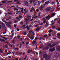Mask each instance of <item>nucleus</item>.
Listing matches in <instances>:
<instances>
[{"instance_id": "f257e3e1", "label": "nucleus", "mask_w": 60, "mask_h": 60, "mask_svg": "<svg viewBox=\"0 0 60 60\" xmlns=\"http://www.w3.org/2000/svg\"><path fill=\"white\" fill-rule=\"evenodd\" d=\"M51 43H49L48 46L45 47L44 48V49H45V50H47L49 48V46L50 48H52V47H53L55 46V45H56V44H53L52 45H51Z\"/></svg>"}, {"instance_id": "f03ea898", "label": "nucleus", "mask_w": 60, "mask_h": 60, "mask_svg": "<svg viewBox=\"0 0 60 60\" xmlns=\"http://www.w3.org/2000/svg\"><path fill=\"white\" fill-rule=\"evenodd\" d=\"M2 28L3 29H4L5 30V32L4 33H3V34H6V31L7 30V29L6 27L5 26V24L4 23H2Z\"/></svg>"}, {"instance_id": "7ed1b4c3", "label": "nucleus", "mask_w": 60, "mask_h": 60, "mask_svg": "<svg viewBox=\"0 0 60 60\" xmlns=\"http://www.w3.org/2000/svg\"><path fill=\"white\" fill-rule=\"evenodd\" d=\"M55 50V47H53L52 49H50L49 51L51 52H52V51H54Z\"/></svg>"}, {"instance_id": "20e7f679", "label": "nucleus", "mask_w": 60, "mask_h": 60, "mask_svg": "<svg viewBox=\"0 0 60 60\" xmlns=\"http://www.w3.org/2000/svg\"><path fill=\"white\" fill-rule=\"evenodd\" d=\"M50 9H51L50 7L46 9L45 11H50Z\"/></svg>"}, {"instance_id": "39448f33", "label": "nucleus", "mask_w": 60, "mask_h": 60, "mask_svg": "<svg viewBox=\"0 0 60 60\" xmlns=\"http://www.w3.org/2000/svg\"><path fill=\"white\" fill-rule=\"evenodd\" d=\"M56 50L57 51H59L60 50V46H57L56 47Z\"/></svg>"}, {"instance_id": "423d86ee", "label": "nucleus", "mask_w": 60, "mask_h": 60, "mask_svg": "<svg viewBox=\"0 0 60 60\" xmlns=\"http://www.w3.org/2000/svg\"><path fill=\"white\" fill-rule=\"evenodd\" d=\"M44 16V17H43V19H47V18H49V15L48 16L46 17H45V15H43V16Z\"/></svg>"}, {"instance_id": "0eeeda50", "label": "nucleus", "mask_w": 60, "mask_h": 60, "mask_svg": "<svg viewBox=\"0 0 60 60\" xmlns=\"http://www.w3.org/2000/svg\"><path fill=\"white\" fill-rule=\"evenodd\" d=\"M47 57V55L46 54H45L43 55V57L44 58H46Z\"/></svg>"}, {"instance_id": "6e6552de", "label": "nucleus", "mask_w": 60, "mask_h": 60, "mask_svg": "<svg viewBox=\"0 0 60 60\" xmlns=\"http://www.w3.org/2000/svg\"><path fill=\"white\" fill-rule=\"evenodd\" d=\"M50 57V55H49V56H48V58H47L46 59V60H49V59Z\"/></svg>"}, {"instance_id": "1a4fd4ad", "label": "nucleus", "mask_w": 60, "mask_h": 60, "mask_svg": "<svg viewBox=\"0 0 60 60\" xmlns=\"http://www.w3.org/2000/svg\"><path fill=\"white\" fill-rule=\"evenodd\" d=\"M43 7H44V6H43V5H42L40 7V8L39 9H42V8H43Z\"/></svg>"}, {"instance_id": "9d476101", "label": "nucleus", "mask_w": 60, "mask_h": 60, "mask_svg": "<svg viewBox=\"0 0 60 60\" xmlns=\"http://www.w3.org/2000/svg\"><path fill=\"white\" fill-rule=\"evenodd\" d=\"M40 29L39 28H38L36 30V31H38L40 30Z\"/></svg>"}, {"instance_id": "9b49d317", "label": "nucleus", "mask_w": 60, "mask_h": 60, "mask_svg": "<svg viewBox=\"0 0 60 60\" xmlns=\"http://www.w3.org/2000/svg\"><path fill=\"white\" fill-rule=\"evenodd\" d=\"M25 4H28V1L27 0L26 1H24V2Z\"/></svg>"}, {"instance_id": "f8f14e48", "label": "nucleus", "mask_w": 60, "mask_h": 60, "mask_svg": "<svg viewBox=\"0 0 60 60\" xmlns=\"http://www.w3.org/2000/svg\"><path fill=\"white\" fill-rule=\"evenodd\" d=\"M57 35H58L59 36H60L58 37V38H59V39H60V33H59L58 34H57Z\"/></svg>"}, {"instance_id": "ddd939ff", "label": "nucleus", "mask_w": 60, "mask_h": 60, "mask_svg": "<svg viewBox=\"0 0 60 60\" xmlns=\"http://www.w3.org/2000/svg\"><path fill=\"white\" fill-rule=\"evenodd\" d=\"M6 25H7V26H10V24H9L8 23H6Z\"/></svg>"}, {"instance_id": "4468645a", "label": "nucleus", "mask_w": 60, "mask_h": 60, "mask_svg": "<svg viewBox=\"0 0 60 60\" xmlns=\"http://www.w3.org/2000/svg\"><path fill=\"white\" fill-rule=\"evenodd\" d=\"M56 57L57 58H58V56H59V55H58V54H57V53H56Z\"/></svg>"}, {"instance_id": "2eb2a0df", "label": "nucleus", "mask_w": 60, "mask_h": 60, "mask_svg": "<svg viewBox=\"0 0 60 60\" xmlns=\"http://www.w3.org/2000/svg\"><path fill=\"white\" fill-rule=\"evenodd\" d=\"M43 39V38H42L41 37L39 39L41 40H41H42V39Z\"/></svg>"}, {"instance_id": "dca6fc26", "label": "nucleus", "mask_w": 60, "mask_h": 60, "mask_svg": "<svg viewBox=\"0 0 60 60\" xmlns=\"http://www.w3.org/2000/svg\"><path fill=\"white\" fill-rule=\"evenodd\" d=\"M1 41L2 42H4L5 41L4 39H2L1 40Z\"/></svg>"}, {"instance_id": "f3484780", "label": "nucleus", "mask_w": 60, "mask_h": 60, "mask_svg": "<svg viewBox=\"0 0 60 60\" xmlns=\"http://www.w3.org/2000/svg\"><path fill=\"white\" fill-rule=\"evenodd\" d=\"M34 39V37H33V36H31V37L30 38V39L31 40H33V39Z\"/></svg>"}, {"instance_id": "a211bd4d", "label": "nucleus", "mask_w": 60, "mask_h": 60, "mask_svg": "<svg viewBox=\"0 0 60 60\" xmlns=\"http://www.w3.org/2000/svg\"><path fill=\"white\" fill-rule=\"evenodd\" d=\"M14 11H18V9H16V8H15L14 9Z\"/></svg>"}, {"instance_id": "6ab92c4d", "label": "nucleus", "mask_w": 60, "mask_h": 60, "mask_svg": "<svg viewBox=\"0 0 60 60\" xmlns=\"http://www.w3.org/2000/svg\"><path fill=\"white\" fill-rule=\"evenodd\" d=\"M25 21H28V20H29V19L27 18V19H25Z\"/></svg>"}, {"instance_id": "aec40b11", "label": "nucleus", "mask_w": 60, "mask_h": 60, "mask_svg": "<svg viewBox=\"0 0 60 60\" xmlns=\"http://www.w3.org/2000/svg\"><path fill=\"white\" fill-rule=\"evenodd\" d=\"M12 42L13 44H15V40H13L12 41Z\"/></svg>"}, {"instance_id": "412c9836", "label": "nucleus", "mask_w": 60, "mask_h": 60, "mask_svg": "<svg viewBox=\"0 0 60 60\" xmlns=\"http://www.w3.org/2000/svg\"><path fill=\"white\" fill-rule=\"evenodd\" d=\"M1 50H2V49H0V52L2 53H3V51Z\"/></svg>"}, {"instance_id": "4be33fe9", "label": "nucleus", "mask_w": 60, "mask_h": 60, "mask_svg": "<svg viewBox=\"0 0 60 60\" xmlns=\"http://www.w3.org/2000/svg\"><path fill=\"white\" fill-rule=\"evenodd\" d=\"M46 20L45 19H44V20L43 21V23H45L46 22Z\"/></svg>"}, {"instance_id": "5701e85b", "label": "nucleus", "mask_w": 60, "mask_h": 60, "mask_svg": "<svg viewBox=\"0 0 60 60\" xmlns=\"http://www.w3.org/2000/svg\"><path fill=\"white\" fill-rule=\"evenodd\" d=\"M49 33H51V32H52V30H50L49 31Z\"/></svg>"}, {"instance_id": "b1692460", "label": "nucleus", "mask_w": 60, "mask_h": 60, "mask_svg": "<svg viewBox=\"0 0 60 60\" xmlns=\"http://www.w3.org/2000/svg\"><path fill=\"white\" fill-rule=\"evenodd\" d=\"M33 44H36V41H34L33 42Z\"/></svg>"}, {"instance_id": "393cba45", "label": "nucleus", "mask_w": 60, "mask_h": 60, "mask_svg": "<svg viewBox=\"0 0 60 60\" xmlns=\"http://www.w3.org/2000/svg\"><path fill=\"white\" fill-rule=\"evenodd\" d=\"M34 0H31L30 1V3H32L33 1H34Z\"/></svg>"}, {"instance_id": "a878e982", "label": "nucleus", "mask_w": 60, "mask_h": 60, "mask_svg": "<svg viewBox=\"0 0 60 60\" xmlns=\"http://www.w3.org/2000/svg\"><path fill=\"white\" fill-rule=\"evenodd\" d=\"M4 46L6 48H8V46H7L6 45H4Z\"/></svg>"}, {"instance_id": "bb28decb", "label": "nucleus", "mask_w": 60, "mask_h": 60, "mask_svg": "<svg viewBox=\"0 0 60 60\" xmlns=\"http://www.w3.org/2000/svg\"><path fill=\"white\" fill-rule=\"evenodd\" d=\"M38 37H36L35 38V40H38Z\"/></svg>"}, {"instance_id": "cd10ccee", "label": "nucleus", "mask_w": 60, "mask_h": 60, "mask_svg": "<svg viewBox=\"0 0 60 60\" xmlns=\"http://www.w3.org/2000/svg\"><path fill=\"white\" fill-rule=\"evenodd\" d=\"M41 53H42V52H41V50L39 52V54L40 55H41Z\"/></svg>"}, {"instance_id": "c85d7f7f", "label": "nucleus", "mask_w": 60, "mask_h": 60, "mask_svg": "<svg viewBox=\"0 0 60 60\" xmlns=\"http://www.w3.org/2000/svg\"><path fill=\"white\" fill-rule=\"evenodd\" d=\"M23 22H20V25H23Z\"/></svg>"}, {"instance_id": "c756f323", "label": "nucleus", "mask_w": 60, "mask_h": 60, "mask_svg": "<svg viewBox=\"0 0 60 60\" xmlns=\"http://www.w3.org/2000/svg\"><path fill=\"white\" fill-rule=\"evenodd\" d=\"M18 21V20H15V21H14V22L15 23H17V22Z\"/></svg>"}, {"instance_id": "7c9ffc66", "label": "nucleus", "mask_w": 60, "mask_h": 60, "mask_svg": "<svg viewBox=\"0 0 60 60\" xmlns=\"http://www.w3.org/2000/svg\"><path fill=\"white\" fill-rule=\"evenodd\" d=\"M17 2L16 3H17V4H18V3H20V1L18 0H17V2Z\"/></svg>"}, {"instance_id": "2f4dec72", "label": "nucleus", "mask_w": 60, "mask_h": 60, "mask_svg": "<svg viewBox=\"0 0 60 60\" xmlns=\"http://www.w3.org/2000/svg\"><path fill=\"white\" fill-rule=\"evenodd\" d=\"M56 15V14H55V13H53L52 14V15L53 16H55Z\"/></svg>"}, {"instance_id": "473e14b6", "label": "nucleus", "mask_w": 60, "mask_h": 60, "mask_svg": "<svg viewBox=\"0 0 60 60\" xmlns=\"http://www.w3.org/2000/svg\"><path fill=\"white\" fill-rule=\"evenodd\" d=\"M19 12L18 11H17L16 12V14H19Z\"/></svg>"}, {"instance_id": "72a5a7b5", "label": "nucleus", "mask_w": 60, "mask_h": 60, "mask_svg": "<svg viewBox=\"0 0 60 60\" xmlns=\"http://www.w3.org/2000/svg\"><path fill=\"white\" fill-rule=\"evenodd\" d=\"M23 34L24 35H26V32H24L23 33Z\"/></svg>"}, {"instance_id": "f704fd0d", "label": "nucleus", "mask_w": 60, "mask_h": 60, "mask_svg": "<svg viewBox=\"0 0 60 60\" xmlns=\"http://www.w3.org/2000/svg\"><path fill=\"white\" fill-rule=\"evenodd\" d=\"M27 57V56H26L25 58L24 59H23L24 60L26 59Z\"/></svg>"}, {"instance_id": "c9c22d12", "label": "nucleus", "mask_w": 60, "mask_h": 60, "mask_svg": "<svg viewBox=\"0 0 60 60\" xmlns=\"http://www.w3.org/2000/svg\"><path fill=\"white\" fill-rule=\"evenodd\" d=\"M8 26L9 28L10 29H11V26L9 25Z\"/></svg>"}, {"instance_id": "e433bc0d", "label": "nucleus", "mask_w": 60, "mask_h": 60, "mask_svg": "<svg viewBox=\"0 0 60 60\" xmlns=\"http://www.w3.org/2000/svg\"><path fill=\"white\" fill-rule=\"evenodd\" d=\"M16 46H17V47H19V45L18 44H16Z\"/></svg>"}, {"instance_id": "4c0bfd02", "label": "nucleus", "mask_w": 60, "mask_h": 60, "mask_svg": "<svg viewBox=\"0 0 60 60\" xmlns=\"http://www.w3.org/2000/svg\"><path fill=\"white\" fill-rule=\"evenodd\" d=\"M19 18H21L22 17V16H21L20 15H19Z\"/></svg>"}, {"instance_id": "58836bf2", "label": "nucleus", "mask_w": 60, "mask_h": 60, "mask_svg": "<svg viewBox=\"0 0 60 60\" xmlns=\"http://www.w3.org/2000/svg\"><path fill=\"white\" fill-rule=\"evenodd\" d=\"M25 26H26V25H24L22 26V27L24 28V27H25Z\"/></svg>"}, {"instance_id": "ea45409f", "label": "nucleus", "mask_w": 60, "mask_h": 60, "mask_svg": "<svg viewBox=\"0 0 60 60\" xmlns=\"http://www.w3.org/2000/svg\"><path fill=\"white\" fill-rule=\"evenodd\" d=\"M52 27L53 28H56V27L55 26H52Z\"/></svg>"}, {"instance_id": "a19ab883", "label": "nucleus", "mask_w": 60, "mask_h": 60, "mask_svg": "<svg viewBox=\"0 0 60 60\" xmlns=\"http://www.w3.org/2000/svg\"><path fill=\"white\" fill-rule=\"evenodd\" d=\"M11 16H9L8 17V19H11Z\"/></svg>"}, {"instance_id": "79ce46f5", "label": "nucleus", "mask_w": 60, "mask_h": 60, "mask_svg": "<svg viewBox=\"0 0 60 60\" xmlns=\"http://www.w3.org/2000/svg\"><path fill=\"white\" fill-rule=\"evenodd\" d=\"M2 3H6V1H2Z\"/></svg>"}, {"instance_id": "37998d69", "label": "nucleus", "mask_w": 60, "mask_h": 60, "mask_svg": "<svg viewBox=\"0 0 60 60\" xmlns=\"http://www.w3.org/2000/svg\"><path fill=\"white\" fill-rule=\"evenodd\" d=\"M47 37V35H45L44 36V37Z\"/></svg>"}, {"instance_id": "c03bdc74", "label": "nucleus", "mask_w": 60, "mask_h": 60, "mask_svg": "<svg viewBox=\"0 0 60 60\" xmlns=\"http://www.w3.org/2000/svg\"><path fill=\"white\" fill-rule=\"evenodd\" d=\"M41 4V2L40 1H38V4Z\"/></svg>"}, {"instance_id": "a18cd8bd", "label": "nucleus", "mask_w": 60, "mask_h": 60, "mask_svg": "<svg viewBox=\"0 0 60 60\" xmlns=\"http://www.w3.org/2000/svg\"><path fill=\"white\" fill-rule=\"evenodd\" d=\"M14 34V33H12V34L11 36V37H12V36H13V35Z\"/></svg>"}, {"instance_id": "49530a36", "label": "nucleus", "mask_w": 60, "mask_h": 60, "mask_svg": "<svg viewBox=\"0 0 60 60\" xmlns=\"http://www.w3.org/2000/svg\"><path fill=\"white\" fill-rule=\"evenodd\" d=\"M5 53H7V50H5Z\"/></svg>"}, {"instance_id": "de8ad7c7", "label": "nucleus", "mask_w": 60, "mask_h": 60, "mask_svg": "<svg viewBox=\"0 0 60 60\" xmlns=\"http://www.w3.org/2000/svg\"><path fill=\"white\" fill-rule=\"evenodd\" d=\"M19 12L20 13V14H21V11H20V10L19 11Z\"/></svg>"}, {"instance_id": "09e8293b", "label": "nucleus", "mask_w": 60, "mask_h": 60, "mask_svg": "<svg viewBox=\"0 0 60 60\" xmlns=\"http://www.w3.org/2000/svg\"><path fill=\"white\" fill-rule=\"evenodd\" d=\"M20 10H24V8H20Z\"/></svg>"}, {"instance_id": "8fccbe9b", "label": "nucleus", "mask_w": 60, "mask_h": 60, "mask_svg": "<svg viewBox=\"0 0 60 60\" xmlns=\"http://www.w3.org/2000/svg\"><path fill=\"white\" fill-rule=\"evenodd\" d=\"M26 12H27V11L25 12V13H24V15H25V14H26Z\"/></svg>"}, {"instance_id": "3c124183", "label": "nucleus", "mask_w": 60, "mask_h": 60, "mask_svg": "<svg viewBox=\"0 0 60 60\" xmlns=\"http://www.w3.org/2000/svg\"><path fill=\"white\" fill-rule=\"evenodd\" d=\"M38 60V59H37V58H36L35 59H34V60Z\"/></svg>"}, {"instance_id": "603ef678", "label": "nucleus", "mask_w": 60, "mask_h": 60, "mask_svg": "<svg viewBox=\"0 0 60 60\" xmlns=\"http://www.w3.org/2000/svg\"><path fill=\"white\" fill-rule=\"evenodd\" d=\"M28 53H30V50H28Z\"/></svg>"}, {"instance_id": "864d4df0", "label": "nucleus", "mask_w": 60, "mask_h": 60, "mask_svg": "<svg viewBox=\"0 0 60 60\" xmlns=\"http://www.w3.org/2000/svg\"><path fill=\"white\" fill-rule=\"evenodd\" d=\"M28 43H29L28 42H27L26 44V45H28Z\"/></svg>"}, {"instance_id": "5fc2aeb1", "label": "nucleus", "mask_w": 60, "mask_h": 60, "mask_svg": "<svg viewBox=\"0 0 60 60\" xmlns=\"http://www.w3.org/2000/svg\"><path fill=\"white\" fill-rule=\"evenodd\" d=\"M34 7H32L31 8L32 10H34Z\"/></svg>"}, {"instance_id": "6e6d98bb", "label": "nucleus", "mask_w": 60, "mask_h": 60, "mask_svg": "<svg viewBox=\"0 0 60 60\" xmlns=\"http://www.w3.org/2000/svg\"><path fill=\"white\" fill-rule=\"evenodd\" d=\"M10 15H12V13L10 12Z\"/></svg>"}, {"instance_id": "4d7b16f0", "label": "nucleus", "mask_w": 60, "mask_h": 60, "mask_svg": "<svg viewBox=\"0 0 60 60\" xmlns=\"http://www.w3.org/2000/svg\"><path fill=\"white\" fill-rule=\"evenodd\" d=\"M24 11H26V9H24Z\"/></svg>"}, {"instance_id": "13d9d810", "label": "nucleus", "mask_w": 60, "mask_h": 60, "mask_svg": "<svg viewBox=\"0 0 60 60\" xmlns=\"http://www.w3.org/2000/svg\"><path fill=\"white\" fill-rule=\"evenodd\" d=\"M39 24H40V25H43V23H40Z\"/></svg>"}, {"instance_id": "bf43d9fd", "label": "nucleus", "mask_w": 60, "mask_h": 60, "mask_svg": "<svg viewBox=\"0 0 60 60\" xmlns=\"http://www.w3.org/2000/svg\"><path fill=\"white\" fill-rule=\"evenodd\" d=\"M17 1H18V0H14V2H17Z\"/></svg>"}, {"instance_id": "052dcab7", "label": "nucleus", "mask_w": 60, "mask_h": 60, "mask_svg": "<svg viewBox=\"0 0 60 60\" xmlns=\"http://www.w3.org/2000/svg\"><path fill=\"white\" fill-rule=\"evenodd\" d=\"M17 31H19V30L18 29H17Z\"/></svg>"}, {"instance_id": "680f3d73", "label": "nucleus", "mask_w": 60, "mask_h": 60, "mask_svg": "<svg viewBox=\"0 0 60 60\" xmlns=\"http://www.w3.org/2000/svg\"><path fill=\"white\" fill-rule=\"evenodd\" d=\"M16 25H15L14 26L15 27V28H16Z\"/></svg>"}, {"instance_id": "e2e57ef3", "label": "nucleus", "mask_w": 60, "mask_h": 60, "mask_svg": "<svg viewBox=\"0 0 60 60\" xmlns=\"http://www.w3.org/2000/svg\"><path fill=\"white\" fill-rule=\"evenodd\" d=\"M16 18L17 19H19V17H16Z\"/></svg>"}, {"instance_id": "0e129e2a", "label": "nucleus", "mask_w": 60, "mask_h": 60, "mask_svg": "<svg viewBox=\"0 0 60 60\" xmlns=\"http://www.w3.org/2000/svg\"><path fill=\"white\" fill-rule=\"evenodd\" d=\"M60 20H59V21H58V23H60Z\"/></svg>"}, {"instance_id": "69168bd1", "label": "nucleus", "mask_w": 60, "mask_h": 60, "mask_svg": "<svg viewBox=\"0 0 60 60\" xmlns=\"http://www.w3.org/2000/svg\"><path fill=\"white\" fill-rule=\"evenodd\" d=\"M36 11H37L38 12V11H39V9H37Z\"/></svg>"}, {"instance_id": "338daca9", "label": "nucleus", "mask_w": 60, "mask_h": 60, "mask_svg": "<svg viewBox=\"0 0 60 60\" xmlns=\"http://www.w3.org/2000/svg\"><path fill=\"white\" fill-rule=\"evenodd\" d=\"M11 7H15V6H11Z\"/></svg>"}, {"instance_id": "774afa93", "label": "nucleus", "mask_w": 60, "mask_h": 60, "mask_svg": "<svg viewBox=\"0 0 60 60\" xmlns=\"http://www.w3.org/2000/svg\"><path fill=\"white\" fill-rule=\"evenodd\" d=\"M52 4H55V3L54 2H52Z\"/></svg>"}]
</instances>
